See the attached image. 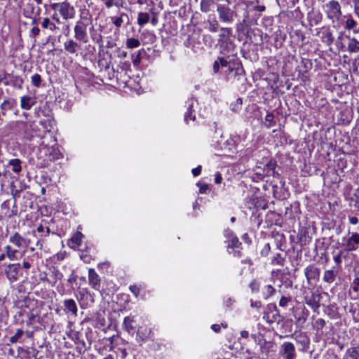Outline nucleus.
Segmentation results:
<instances>
[{"label": "nucleus", "mask_w": 359, "mask_h": 359, "mask_svg": "<svg viewBox=\"0 0 359 359\" xmlns=\"http://www.w3.org/2000/svg\"><path fill=\"white\" fill-rule=\"evenodd\" d=\"M21 129L23 130L24 137L28 140H31L34 137H38L43 139L47 134L46 130H41L34 122H23L21 123Z\"/></svg>", "instance_id": "1"}, {"label": "nucleus", "mask_w": 359, "mask_h": 359, "mask_svg": "<svg viewBox=\"0 0 359 359\" xmlns=\"http://www.w3.org/2000/svg\"><path fill=\"white\" fill-rule=\"evenodd\" d=\"M231 35V30L229 28H221L219 34V41L221 42L220 47L222 53L225 54L224 48H226L227 53L233 52V44L229 41V37Z\"/></svg>", "instance_id": "2"}, {"label": "nucleus", "mask_w": 359, "mask_h": 359, "mask_svg": "<svg viewBox=\"0 0 359 359\" xmlns=\"http://www.w3.org/2000/svg\"><path fill=\"white\" fill-rule=\"evenodd\" d=\"M219 60L222 67L227 68L228 73L237 69L241 65L238 59L233 53L226 57H219Z\"/></svg>", "instance_id": "3"}, {"label": "nucleus", "mask_w": 359, "mask_h": 359, "mask_svg": "<svg viewBox=\"0 0 359 359\" xmlns=\"http://www.w3.org/2000/svg\"><path fill=\"white\" fill-rule=\"evenodd\" d=\"M326 11L329 19L333 22L339 21L341 16V8L338 1L332 0L326 4Z\"/></svg>", "instance_id": "4"}, {"label": "nucleus", "mask_w": 359, "mask_h": 359, "mask_svg": "<svg viewBox=\"0 0 359 359\" xmlns=\"http://www.w3.org/2000/svg\"><path fill=\"white\" fill-rule=\"evenodd\" d=\"M276 161L274 160H270L264 165L263 168H262L261 166H257V174L264 177H277L278 173L276 171Z\"/></svg>", "instance_id": "5"}, {"label": "nucleus", "mask_w": 359, "mask_h": 359, "mask_svg": "<svg viewBox=\"0 0 359 359\" xmlns=\"http://www.w3.org/2000/svg\"><path fill=\"white\" fill-rule=\"evenodd\" d=\"M217 11L221 20L224 22H231L234 20L236 13L229 7L219 4L217 6Z\"/></svg>", "instance_id": "6"}, {"label": "nucleus", "mask_w": 359, "mask_h": 359, "mask_svg": "<svg viewBox=\"0 0 359 359\" xmlns=\"http://www.w3.org/2000/svg\"><path fill=\"white\" fill-rule=\"evenodd\" d=\"M280 353L283 359H295L297 356L294 344L287 341L280 346Z\"/></svg>", "instance_id": "7"}, {"label": "nucleus", "mask_w": 359, "mask_h": 359, "mask_svg": "<svg viewBox=\"0 0 359 359\" xmlns=\"http://www.w3.org/2000/svg\"><path fill=\"white\" fill-rule=\"evenodd\" d=\"M20 273V264L19 263L9 264L5 269V273L7 278L12 283L18 279V276Z\"/></svg>", "instance_id": "8"}, {"label": "nucleus", "mask_w": 359, "mask_h": 359, "mask_svg": "<svg viewBox=\"0 0 359 359\" xmlns=\"http://www.w3.org/2000/svg\"><path fill=\"white\" fill-rule=\"evenodd\" d=\"M320 294L318 292H311L310 295L305 297V302L307 305L316 311L320 307Z\"/></svg>", "instance_id": "9"}, {"label": "nucleus", "mask_w": 359, "mask_h": 359, "mask_svg": "<svg viewBox=\"0 0 359 359\" xmlns=\"http://www.w3.org/2000/svg\"><path fill=\"white\" fill-rule=\"evenodd\" d=\"M359 246V233L354 232L347 239L346 243V250L348 252L355 251Z\"/></svg>", "instance_id": "10"}, {"label": "nucleus", "mask_w": 359, "mask_h": 359, "mask_svg": "<svg viewBox=\"0 0 359 359\" xmlns=\"http://www.w3.org/2000/svg\"><path fill=\"white\" fill-rule=\"evenodd\" d=\"M152 337V331L147 327H139L136 332V339L138 341L143 342Z\"/></svg>", "instance_id": "11"}, {"label": "nucleus", "mask_w": 359, "mask_h": 359, "mask_svg": "<svg viewBox=\"0 0 359 359\" xmlns=\"http://www.w3.org/2000/svg\"><path fill=\"white\" fill-rule=\"evenodd\" d=\"M309 316V311L304 308H297L295 309L294 312V317L296 320V323L297 324H304Z\"/></svg>", "instance_id": "12"}, {"label": "nucleus", "mask_w": 359, "mask_h": 359, "mask_svg": "<svg viewBox=\"0 0 359 359\" xmlns=\"http://www.w3.org/2000/svg\"><path fill=\"white\" fill-rule=\"evenodd\" d=\"M60 12L64 19L72 18L74 15V9L67 2H62L60 5Z\"/></svg>", "instance_id": "13"}, {"label": "nucleus", "mask_w": 359, "mask_h": 359, "mask_svg": "<svg viewBox=\"0 0 359 359\" xmlns=\"http://www.w3.org/2000/svg\"><path fill=\"white\" fill-rule=\"evenodd\" d=\"M9 241L18 248L27 247L29 242L23 238L18 233H15L9 238Z\"/></svg>", "instance_id": "14"}, {"label": "nucleus", "mask_w": 359, "mask_h": 359, "mask_svg": "<svg viewBox=\"0 0 359 359\" xmlns=\"http://www.w3.org/2000/svg\"><path fill=\"white\" fill-rule=\"evenodd\" d=\"M65 311L71 313L74 316H77L78 308L76 302L72 299H65L63 302Z\"/></svg>", "instance_id": "15"}, {"label": "nucleus", "mask_w": 359, "mask_h": 359, "mask_svg": "<svg viewBox=\"0 0 359 359\" xmlns=\"http://www.w3.org/2000/svg\"><path fill=\"white\" fill-rule=\"evenodd\" d=\"M88 281L93 288L99 290L100 280L99 276L93 269H89L88 270Z\"/></svg>", "instance_id": "16"}, {"label": "nucleus", "mask_w": 359, "mask_h": 359, "mask_svg": "<svg viewBox=\"0 0 359 359\" xmlns=\"http://www.w3.org/2000/svg\"><path fill=\"white\" fill-rule=\"evenodd\" d=\"M123 328L130 334H134L135 328V320L134 317H125L123 322Z\"/></svg>", "instance_id": "17"}, {"label": "nucleus", "mask_w": 359, "mask_h": 359, "mask_svg": "<svg viewBox=\"0 0 359 359\" xmlns=\"http://www.w3.org/2000/svg\"><path fill=\"white\" fill-rule=\"evenodd\" d=\"M339 270L335 269V266H332L331 269L325 271L323 273V280L327 283H332L339 273Z\"/></svg>", "instance_id": "18"}, {"label": "nucleus", "mask_w": 359, "mask_h": 359, "mask_svg": "<svg viewBox=\"0 0 359 359\" xmlns=\"http://www.w3.org/2000/svg\"><path fill=\"white\" fill-rule=\"evenodd\" d=\"M75 37L83 42L87 41V34L85 24H77L74 27Z\"/></svg>", "instance_id": "19"}, {"label": "nucleus", "mask_w": 359, "mask_h": 359, "mask_svg": "<svg viewBox=\"0 0 359 359\" xmlns=\"http://www.w3.org/2000/svg\"><path fill=\"white\" fill-rule=\"evenodd\" d=\"M36 103V98L28 95H25L20 98V107L25 110H29Z\"/></svg>", "instance_id": "20"}, {"label": "nucleus", "mask_w": 359, "mask_h": 359, "mask_svg": "<svg viewBox=\"0 0 359 359\" xmlns=\"http://www.w3.org/2000/svg\"><path fill=\"white\" fill-rule=\"evenodd\" d=\"M319 273V269L313 265H309L304 269V274L308 282L318 277Z\"/></svg>", "instance_id": "21"}, {"label": "nucleus", "mask_w": 359, "mask_h": 359, "mask_svg": "<svg viewBox=\"0 0 359 359\" xmlns=\"http://www.w3.org/2000/svg\"><path fill=\"white\" fill-rule=\"evenodd\" d=\"M21 353L23 354V357L25 359H34L37 357L39 351L35 348H20Z\"/></svg>", "instance_id": "22"}, {"label": "nucleus", "mask_w": 359, "mask_h": 359, "mask_svg": "<svg viewBox=\"0 0 359 359\" xmlns=\"http://www.w3.org/2000/svg\"><path fill=\"white\" fill-rule=\"evenodd\" d=\"M22 161L19 158H13L8 161V165L12 167V170L15 173H19L22 171Z\"/></svg>", "instance_id": "23"}, {"label": "nucleus", "mask_w": 359, "mask_h": 359, "mask_svg": "<svg viewBox=\"0 0 359 359\" xmlns=\"http://www.w3.org/2000/svg\"><path fill=\"white\" fill-rule=\"evenodd\" d=\"M83 237L81 231H77L72 236L70 241L75 245L74 248H78L81 246Z\"/></svg>", "instance_id": "24"}, {"label": "nucleus", "mask_w": 359, "mask_h": 359, "mask_svg": "<svg viewBox=\"0 0 359 359\" xmlns=\"http://www.w3.org/2000/svg\"><path fill=\"white\" fill-rule=\"evenodd\" d=\"M226 236H228L230 239V244H229V247L237 248L238 245L241 244L239 243L238 238L233 233L232 231H226Z\"/></svg>", "instance_id": "25"}, {"label": "nucleus", "mask_w": 359, "mask_h": 359, "mask_svg": "<svg viewBox=\"0 0 359 359\" xmlns=\"http://www.w3.org/2000/svg\"><path fill=\"white\" fill-rule=\"evenodd\" d=\"M64 46L65 49L70 53H74L79 48L78 43L73 40H69L65 42Z\"/></svg>", "instance_id": "26"}, {"label": "nucleus", "mask_w": 359, "mask_h": 359, "mask_svg": "<svg viewBox=\"0 0 359 359\" xmlns=\"http://www.w3.org/2000/svg\"><path fill=\"white\" fill-rule=\"evenodd\" d=\"M273 347V343L271 341H267L264 340L263 342L260 344V350L262 353L267 355Z\"/></svg>", "instance_id": "27"}, {"label": "nucleus", "mask_w": 359, "mask_h": 359, "mask_svg": "<svg viewBox=\"0 0 359 359\" xmlns=\"http://www.w3.org/2000/svg\"><path fill=\"white\" fill-rule=\"evenodd\" d=\"M24 334H25V332L21 329H18V330H17L15 334L13 336H12L11 337H10L9 341L11 344L22 342V337Z\"/></svg>", "instance_id": "28"}, {"label": "nucleus", "mask_w": 359, "mask_h": 359, "mask_svg": "<svg viewBox=\"0 0 359 359\" xmlns=\"http://www.w3.org/2000/svg\"><path fill=\"white\" fill-rule=\"evenodd\" d=\"M6 256L10 260H15L17 259V253L18 251L17 250L13 249L10 245H6L5 247Z\"/></svg>", "instance_id": "29"}, {"label": "nucleus", "mask_w": 359, "mask_h": 359, "mask_svg": "<svg viewBox=\"0 0 359 359\" xmlns=\"http://www.w3.org/2000/svg\"><path fill=\"white\" fill-rule=\"evenodd\" d=\"M348 50L351 53H357L359 51V41L355 39H351L348 44Z\"/></svg>", "instance_id": "30"}, {"label": "nucleus", "mask_w": 359, "mask_h": 359, "mask_svg": "<svg viewBox=\"0 0 359 359\" xmlns=\"http://www.w3.org/2000/svg\"><path fill=\"white\" fill-rule=\"evenodd\" d=\"M346 359H359V352L356 348H348L346 352Z\"/></svg>", "instance_id": "31"}, {"label": "nucleus", "mask_w": 359, "mask_h": 359, "mask_svg": "<svg viewBox=\"0 0 359 359\" xmlns=\"http://www.w3.org/2000/svg\"><path fill=\"white\" fill-rule=\"evenodd\" d=\"M276 290L271 285H266L263 289V297L265 299H267L275 293Z\"/></svg>", "instance_id": "32"}, {"label": "nucleus", "mask_w": 359, "mask_h": 359, "mask_svg": "<svg viewBox=\"0 0 359 359\" xmlns=\"http://www.w3.org/2000/svg\"><path fill=\"white\" fill-rule=\"evenodd\" d=\"M342 255L343 252L340 251L333 257V260L336 264V265L334 266L335 269L339 271L341 269Z\"/></svg>", "instance_id": "33"}, {"label": "nucleus", "mask_w": 359, "mask_h": 359, "mask_svg": "<svg viewBox=\"0 0 359 359\" xmlns=\"http://www.w3.org/2000/svg\"><path fill=\"white\" fill-rule=\"evenodd\" d=\"M214 0H201V10L203 12H208L210 11V6L213 5Z\"/></svg>", "instance_id": "34"}, {"label": "nucleus", "mask_w": 359, "mask_h": 359, "mask_svg": "<svg viewBox=\"0 0 359 359\" xmlns=\"http://www.w3.org/2000/svg\"><path fill=\"white\" fill-rule=\"evenodd\" d=\"M193 103H194V100H191L190 101V103L189 104V107H188V109H187V111L184 114V121L188 123L189 120H194L195 119V116H192V111H191V108L193 107Z\"/></svg>", "instance_id": "35"}, {"label": "nucleus", "mask_w": 359, "mask_h": 359, "mask_svg": "<svg viewBox=\"0 0 359 359\" xmlns=\"http://www.w3.org/2000/svg\"><path fill=\"white\" fill-rule=\"evenodd\" d=\"M140 45V41L134 38L128 39L126 41V46L128 48H135Z\"/></svg>", "instance_id": "36"}, {"label": "nucleus", "mask_w": 359, "mask_h": 359, "mask_svg": "<svg viewBox=\"0 0 359 359\" xmlns=\"http://www.w3.org/2000/svg\"><path fill=\"white\" fill-rule=\"evenodd\" d=\"M325 325V321L323 318H318L317 319L314 324L313 327L317 330L318 332H322V329Z\"/></svg>", "instance_id": "37"}, {"label": "nucleus", "mask_w": 359, "mask_h": 359, "mask_svg": "<svg viewBox=\"0 0 359 359\" xmlns=\"http://www.w3.org/2000/svg\"><path fill=\"white\" fill-rule=\"evenodd\" d=\"M11 193L13 197L15 198L19 196L20 191L23 190V188L18 189L14 182H12L10 184Z\"/></svg>", "instance_id": "38"}, {"label": "nucleus", "mask_w": 359, "mask_h": 359, "mask_svg": "<svg viewBox=\"0 0 359 359\" xmlns=\"http://www.w3.org/2000/svg\"><path fill=\"white\" fill-rule=\"evenodd\" d=\"M265 121L268 123V124L266 125L268 128L275 126L276 123L274 121L273 114L271 113L267 114L265 116Z\"/></svg>", "instance_id": "39"}, {"label": "nucleus", "mask_w": 359, "mask_h": 359, "mask_svg": "<svg viewBox=\"0 0 359 359\" xmlns=\"http://www.w3.org/2000/svg\"><path fill=\"white\" fill-rule=\"evenodd\" d=\"M41 83V76L38 74H35L32 76V83L35 87H39Z\"/></svg>", "instance_id": "40"}, {"label": "nucleus", "mask_w": 359, "mask_h": 359, "mask_svg": "<svg viewBox=\"0 0 359 359\" xmlns=\"http://www.w3.org/2000/svg\"><path fill=\"white\" fill-rule=\"evenodd\" d=\"M272 264H277V265H279V266H283V264H284V259L282 257V256L280 255V254L278 253L276 254L273 260H272Z\"/></svg>", "instance_id": "41"}, {"label": "nucleus", "mask_w": 359, "mask_h": 359, "mask_svg": "<svg viewBox=\"0 0 359 359\" xmlns=\"http://www.w3.org/2000/svg\"><path fill=\"white\" fill-rule=\"evenodd\" d=\"M295 339L297 342H299L304 345L308 344L309 342V339L306 337V336L302 334H299L296 337Z\"/></svg>", "instance_id": "42"}, {"label": "nucleus", "mask_w": 359, "mask_h": 359, "mask_svg": "<svg viewBox=\"0 0 359 359\" xmlns=\"http://www.w3.org/2000/svg\"><path fill=\"white\" fill-rule=\"evenodd\" d=\"M226 328L227 327V323H222L221 325L219 324H213L211 326V329L216 333H218L220 332L221 327Z\"/></svg>", "instance_id": "43"}, {"label": "nucleus", "mask_w": 359, "mask_h": 359, "mask_svg": "<svg viewBox=\"0 0 359 359\" xmlns=\"http://www.w3.org/2000/svg\"><path fill=\"white\" fill-rule=\"evenodd\" d=\"M252 292H257L259 289V284L256 280H253L249 285Z\"/></svg>", "instance_id": "44"}, {"label": "nucleus", "mask_w": 359, "mask_h": 359, "mask_svg": "<svg viewBox=\"0 0 359 359\" xmlns=\"http://www.w3.org/2000/svg\"><path fill=\"white\" fill-rule=\"evenodd\" d=\"M352 289L354 292L359 291V277H355L352 283Z\"/></svg>", "instance_id": "45"}, {"label": "nucleus", "mask_w": 359, "mask_h": 359, "mask_svg": "<svg viewBox=\"0 0 359 359\" xmlns=\"http://www.w3.org/2000/svg\"><path fill=\"white\" fill-rule=\"evenodd\" d=\"M141 62V51H138L137 54L135 55V58L133 60V65L135 67H138Z\"/></svg>", "instance_id": "46"}, {"label": "nucleus", "mask_w": 359, "mask_h": 359, "mask_svg": "<svg viewBox=\"0 0 359 359\" xmlns=\"http://www.w3.org/2000/svg\"><path fill=\"white\" fill-rule=\"evenodd\" d=\"M149 19V15L147 13H141L139 14L138 22H147Z\"/></svg>", "instance_id": "47"}, {"label": "nucleus", "mask_w": 359, "mask_h": 359, "mask_svg": "<svg viewBox=\"0 0 359 359\" xmlns=\"http://www.w3.org/2000/svg\"><path fill=\"white\" fill-rule=\"evenodd\" d=\"M129 289L131 291V292L134 294V295L135 297H137L139 295L140 292V288L138 286L131 285Z\"/></svg>", "instance_id": "48"}, {"label": "nucleus", "mask_w": 359, "mask_h": 359, "mask_svg": "<svg viewBox=\"0 0 359 359\" xmlns=\"http://www.w3.org/2000/svg\"><path fill=\"white\" fill-rule=\"evenodd\" d=\"M289 302V299L285 297H282L279 301V306L282 307H285Z\"/></svg>", "instance_id": "49"}, {"label": "nucleus", "mask_w": 359, "mask_h": 359, "mask_svg": "<svg viewBox=\"0 0 359 359\" xmlns=\"http://www.w3.org/2000/svg\"><path fill=\"white\" fill-rule=\"evenodd\" d=\"M348 221H349L350 224H351L353 225H355V224H357L358 223L359 219L355 216H349L348 217Z\"/></svg>", "instance_id": "50"}, {"label": "nucleus", "mask_w": 359, "mask_h": 359, "mask_svg": "<svg viewBox=\"0 0 359 359\" xmlns=\"http://www.w3.org/2000/svg\"><path fill=\"white\" fill-rule=\"evenodd\" d=\"M221 67V65L219 63V59L216 61H215L214 64H213V71L215 73H217L219 70V68Z\"/></svg>", "instance_id": "51"}, {"label": "nucleus", "mask_w": 359, "mask_h": 359, "mask_svg": "<svg viewBox=\"0 0 359 359\" xmlns=\"http://www.w3.org/2000/svg\"><path fill=\"white\" fill-rule=\"evenodd\" d=\"M250 306L252 308L259 309L262 306V303L260 301H251Z\"/></svg>", "instance_id": "52"}, {"label": "nucleus", "mask_w": 359, "mask_h": 359, "mask_svg": "<svg viewBox=\"0 0 359 359\" xmlns=\"http://www.w3.org/2000/svg\"><path fill=\"white\" fill-rule=\"evenodd\" d=\"M201 168H201V165H198V167H196V168H194V169L192 170V171H191V172H192L193 175H194V176H195V177H196V176L199 175H200V173H201Z\"/></svg>", "instance_id": "53"}, {"label": "nucleus", "mask_w": 359, "mask_h": 359, "mask_svg": "<svg viewBox=\"0 0 359 359\" xmlns=\"http://www.w3.org/2000/svg\"><path fill=\"white\" fill-rule=\"evenodd\" d=\"M209 30L210 32H217L219 30L218 24H209Z\"/></svg>", "instance_id": "54"}, {"label": "nucleus", "mask_w": 359, "mask_h": 359, "mask_svg": "<svg viewBox=\"0 0 359 359\" xmlns=\"http://www.w3.org/2000/svg\"><path fill=\"white\" fill-rule=\"evenodd\" d=\"M42 26L45 29H50V30H53L56 28L55 24H42Z\"/></svg>", "instance_id": "55"}, {"label": "nucleus", "mask_w": 359, "mask_h": 359, "mask_svg": "<svg viewBox=\"0 0 359 359\" xmlns=\"http://www.w3.org/2000/svg\"><path fill=\"white\" fill-rule=\"evenodd\" d=\"M222 177L221 174L217 173L215 175V182L216 184H220L222 182Z\"/></svg>", "instance_id": "56"}, {"label": "nucleus", "mask_w": 359, "mask_h": 359, "mask_svg": "<svg viewBox=\"0 0 359 359\" xmlns=\"http://www.w3.org/2000/svg\"><path fill=\"white\" fill-rule=\"evenodd\" d=\"M207 189H208V185L203 184V185L200 186L199 192L201 194H204Z\"/></svg>", "instance_id": "57"}, {"label": "nucleus", "mask_w": 359, "mask_h": 359, "mask_svg": "<svg viewBox=\"0 0 359 359\" xmlns=\"http://www.w3.org/2000/svg\"><path fill=\"white\" fill-rule=\"evenodd\" d=\"M39 149L41 152H42L43 151H46V150H49V149L46 147V145L44 144L43 142H42V143L40 144Z\"/></svg>", "instance_id": "58"}, {"label": "nucleus", "mask_w": 359, "mask_h": 359, "mask_svg": "<svg viewBox=\"0 0 359 359\" xmlns=\"http://www.w3.org/2000/svg\"><path fill=\"white\" fill-rule=\"evenodd\" d=\"M15 79H16L15 85H17L19 88H21L22 84L23 83L22 79H20V77H16Z\"/></svg>", "instance_id": "59"}, {"label": "nucleus", "mask_w": 359, "mask_h": 359, "mask_svg": "<svg viewBox=\"0 0 359 359\" xmlns=\"http://www.w3.org/2000/svg\"><path fill=\"white\" fill-rule=\"evenodd\" d=\"M114 5V0H106L105 1V6L107 8H111Z\"/></svg>", "instance_id": "60"}, {"label": "nucleus", "mask_w": 359, "mask_h": 359, "mask_svg": "<svg viewBox=\"0 0 359 359\" xmlns=\"http://www.w3.org/2000/svg\"><path fill=\"white\" fill-rule=\"evenodd\" d=\"M22 266L23 268H25V269H30L31 267V264L29 262H27V261H24L22 262Z\"/></svg>", "instance_id": "61"}, {"label": "nucleus", "mask_w": 359, "mask_h": 359, "mask_svg": "<svg viewBox=\"0 0 359 359\" xmlns=\"http://www.w3.org/2000/svg\"><path fill=\"white\" fill-rule=\"evenodd\" d=\"M39 29L38 27H33L32 29V34L34 35V36H36L39 34Z\"/></svg>", "instance_id": "62"}, {"label": "nucleus", "mask_w": 359, "mask_h": 359, "mask_svg": "<svg viewBox=\"0 0 359 359\" xmlns=\"http://www.w3.org/2000/svg\"><path fill=\"white\" fill-rule=\"evenodd\" d=\"M121 358L122 359L126 358L128 355L126 350L125 348L121 349Z\"/></svg>", "instance_id": "63"}, {"label": "nucleus", "mask_w": 359, "mask_h": 359, "mask_svg": "<svg viewBox=\"0 0 359 359\" xmlns=\"http://www.w3.org/2000/svg\"><path fill=\"white\" fill-rule=\"evenodd\" d=\"M241 336L243 338H248L249 336L248 332L246 330H243L241 332Z\"/></svg>", "instance_id": "64"}]
</instances>
